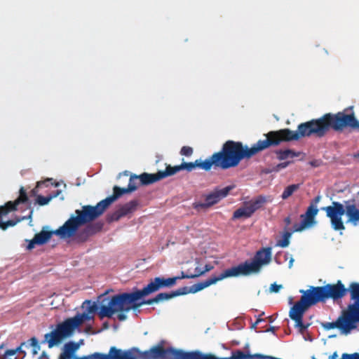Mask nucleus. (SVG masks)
Masks as SVG:
<instances>
[{"label":"nucleus","instance_id":"obj_1","mask_svg":"<svg viewBox=\"0 0 359 359\" xmlns=\"http://www.w3.org/2000/svg\"><path fill=\"white\" fill-rule=\"evenodd\" d=\"M265 140H259L251 147L243 146L241 142L227 140L220 151L210 157L212 168L227 170L238 166L243 159H249L257 154L271 147H277L283 142L298 140L297 130L289 128L271 130L264 134Z\"/></svg>","mask_w":359,"mask_h":359},{"label":"nucleus","instance_id":"obj_2","mask_svg":"<svg viewBox=\"0 0 359 359\" xmlns=\"http://www.w3.org/2000/svg\"><path fill=\"white\" fill-rule=\"evenodd\" d=\"M345 128L359 130V122L353 113H327L318 118L300 123L297 127V134L299 140L312 135L321 138L331 129L336 132H341ZM357 156H359V154Z\"/></svg>","mask_w":359,"mask_h":359},{"label":"nucleus","instance_id":"obj_3","mask_svg":"<svg viewBox=\"0 0 359 359\" xmlns=\"http://www.w3.org/2000/svg\"><path fill=\"white\" fill-rule=\"evenodd\" d=\"M137 292V290L133 292H123L121 294L112 296L110 299L106 297V294H103L99 297L101 302L100 311L98 313L101 319L104 317L111 318L117 311H130V310H136L141 306L144 304L151 305L156 303V297L147 300L139 302L142 297L137 299L130 298L132 294Z\"/></svg>","mask_w":359,"mask_h":359},{"label":"nucleus","instance_id":"obj_4","mask_svg":"<svg viewBox=\"0 0 359 359\" xmlns=\"http://www.w3.org/2000/svg\"><path fill=\"white\" fill-rule=\"evenodd\" d=\"M75 212V216H71L62 226L55 231H47L45 229H48V226L43 227L42 230L39 233H36L34 237L29 241L27 249L32 250L36 245H41L46 243L53 234L58 236L61 238L72 237L79 227L88 223L81 210H76Z\"/></svg>","mask_w":359,"mask_h":359},{"label":"nucleus","instance_id":"obj_5","mask_svg":"<svg viewBox=\"0 0 359 359\" xmlns=\"http://www.w3.org/2000/svg\"><path fill=\"white\" fill-rule=\"evenodd\" d=\"M354 202V201H353ZM326 212V216L330 218L332 228L335 231L345 229L342 220V216L346 214L348 217L347 223L350 222L353 225L359 223V209L354 203L345 202V206L339 202L334 201L332 205L321 208Z\"/></svg>","mask_w":359,"mask_h":359},{"label":"nucleus","instance_id":"obj_6","mask_svg":"<svg viewBox=\"0 0 359 359\" xmlns=\"http://www.w3.org/2000/svg\"><path fill=\"white\" fill-rule=\"evenodd\" d=\"M88 314H77L56 325L55 330L44 335V341L48 343V348L59 345L65 339L69 337L74 330L80 326L85 320L92 319Z\"/></svg>","mask_w":359,"mask_h":359},{"label":"nucleus","instance_id":"obj_7","mask_svg":"<svg viewBox=\"0 0 359 359\" xmlns=\"http://www.w3.org/2000/svg\"><path fill=\"white\" fill-rule=\"evenodd\" d=\"M165 340L149 350L141 351L138 348V359H198V351H184L173 347L164 348Z\"/></svg>","mask_w":359,"mask_h":359},{"label":"nucleus","instance_id":"obj_8","mask_svg":"<svg viewBox=\"0 0 359 359\" xmlns=\"http://www.w3.org/2000/svg\"><path fill=\"white\" fill-rule=\"evenodd\" d=\"M271 255V248H263L255 253L251 262L247 260L230 268V269L233 277L248 276L252 273H258L264 265L270 263Z\"/></svg>","mask_w":359,"mask_h":359},{"label":"nucleus","instance_id":"obj_9","mask_svg":"<svg viewBox=\"0 0 359 359\" xmlns=\"http://www.w3.org/2000/svg\"><path fill=\"white\" fill-rule=\"evenodd\" d=\"M134 187L121 188L118 186L113 187V194L100 201L96 205H84L81 210L88 223L93 221L103 214L104 210L116 200L125 194L133 192Z\"/></svg>","mask_w":359,"mask_h":359},{"label":"nucleus","instance_id":"obj_10","mask_svg":"<svg viewBox=\"0 0 359 359\" xmlns=\"http://www.w3.org/2000/svg\"><path fill=\"white\" fill-rule=\"evenodd\" d=\"M299 292L302 294L300 300L291 307L289 316L295 322V327L299 329V332L304 333L309 326V324L303 323L304 314L309 307L317 303L309 289L306 290H300Z\"/></svg>","mask_w":359,"mask_h":359},{"label":"nucleus","instance_id":"obj_11","mask_svg":"<svg viewBox=\"0 0 359 359\" xmlns=\"http://www.w3.org/2000/svg\"><path fill=\"white\" fill-rule=\"evenodd\" d=\"M72 348V359H138V348H132L126 351L116 348L113 346L110 348L109 354H103L100 353H94L93 354L84 356H77L76 351L79 348L80 344L74 341L66 343Z\"/></svg>","mask_w":359,"mask_h":359},{"label":"nucleus","instance_id":"obj_12","mask_svg":"<svg viewBox=\"0 0 359 359\" xmlns=\"http://www.w3.org/2000/svg\"><path fill=\"white\" fill-rule=\"evenodd\" d=\"M316 303L325 302L328 299L333 301L341 299L348 292V288L339 280L335 284H327L324 286L314 287L309 288Z\"/></svg>","mask_w":359,"mask_h":359},{"label":"nucleus","instance_id":"obj_13","mask_svg":"<svg viewBox=\"0 0 359 359\" xmlns=\"http://www.w3.org/2000/svg\"><path fill=\"white\" fill-rule=\"evenodd\" d=\"M198 168L205 171H209L212 169V165L210 157L202 161L201 159L196 160L194 162H184L179 165L171 166L168 165L165 170H161L162 178L172 176L182 170H187L189 172L192 171L195 168Z\"/></svg>","mask_w":359,"mask_h":359},{"label":"nucleus","instance_id":"obj_14","mask_svg":"<svg viewBox=\"0 0 359 359\" xmlns=\"http://www.w3.org/2000/svg\"><path fill=\"white\" fill-rule=\"evenodd\" d=\"M358 324L351 315L343 309L336 321L323 323L322 326L327 330L337 328L341 333L348 334L353 330L356 329Z\"/></svg>","mask_w":359,"mask_h":359},{"label":"nucleus","instance_id":"obj_15","mask_svg":"<svg viewBox=\"0 0 359 359\" xmlns=\"http://www.w3.org/2000/svg\"><path fill=\"white\" fill-rule=\"evenodd\" d=\"M177 278L174 277L164 278L161 277H156L147 286L142 290H137V292L132 294V299H137L139 297L147 296L151 293L158 291L161 287H170L176 284Z\"/></svg>","mask_w":359,"mask_h":359},{"label":"nucleus","instance_id":"obj_16","mask_svg":"<svg viewBox=\"0 0 359 359\" xmlns=\"http://www.w3.org/2000/svg\"><path fill=\"white\" fill-rule=\"evenodd\" d=\"M233 188V185L227 186L223 189L215 188L212 191L203 196L205 202H196L193 204V207L196 210L208 208L226 197Z\"/></svg>","mask_w":359,"mask_h":359},{"label":"nucleus","instance_id":"obj_17","mask_svg":"<svg viewBox=\"0 0 359 359\" xmlns=\"http://www.w3.org/2000/svg\"><path fill=\"white\" fill-rule=\"evenodd\" d=\"M163 180L161 170L154 174L143 172L141 175L132 174L129 179L128 188L134 187L133 192L136 191L138 186L149 185Z\"/></svg>","mask_w":359,"mask_h":359},{"label":"nucleus","instance_id":"obj_18","mask_svg":"<svg viewBox=\"0 0 359 359\" xmlns=\"http://www.w3.org/2000/svg\"><path fill=\"white\" fill-rule=\"evenodd\" d=\"M348 292L353 303L349 304L344 310L359 323V283H351Z\"/></svg>","mask_w":359,"mask_h":359},{"label":"nucleus","instance_id":"obj_19","mask_svg":"<svg viewBox=\"0 0 359 359\" xmlns=\"http://www.w3.org/2000/svg\"><path fill=\"white\" fill-rule=\"evenodd\" d=\"M233 277L231 271L229 269H227L224 270L222 273H221L219 275H212L208 279L199 282L198 283L194 284L190 287H182V288H186L187 290V294L189 293H196L198 291H201L205 287H209L211 285L215 284L217 282L222 280L226 278Z\"/></svg>","mask_w":359,"mask_h":359},{"label":"nucleus","instance_id":"obj_20","mask_svg":"<svg viewBox=\"0 0 359 359\" xmlns=\"http://www.w3.org/2000/svg\"><path fill=\"white\" fill-rule=\"evenodd\" d=\"M102 226L103 224L101 222L90 224L82 229H77L72 238H74V240L76 243H84L87 241L90 236L100 231ZM78 229H79V227Z\"/></svg>","mask_w":359,"mask_h":359},{"label":"nucleus","instance_id":"obj_21","mask_svg":"<svg viewBox=\"0 0 359 359\" xmlns=\"http://www.w3.org/2000/svg\"><path fill=\"white\" fill-rule=\"evenodd\" d=\"M318 211L319 210L317 207H313L309 205L306 210V212L300 215L302 219L301 223L295 224L294 225L293 231H302L305 229L309 228L314 224L316 223L315 218L318 215Z\"/></svg>","mask_w":359,"mask_h":359},{"label":"nucleus","instance_id":"obj_22","mask_svg":"<svg viewBox=\"0 0 359 359\" xmlns=\"http://www.w3.org/2000/svg\"><path fill=\"white\" fill-rule=\"evenodd\" d=\"M267 355H263L259 353L250 355L245 353L241 350H237L232 352L231 356L229 358H218L212 353H203L198 351V359H264V357Z\"/></svg>","mask_w":359,"mask_h":359},{"label":"nucleus","instance_id":"obj_23","mask_svg":"<svg viewBox=\"0 0 359 359\" xmlns=\"http://www.w3.org/2000/svg\"><path fill=\"white\" fill-rule=\"evenodd\" d=\"M28 201V197L26 191L23 187L20 189L19 197L13 202L8 201L5 205L0 206V218L6 215L11 211L16 210L17 205L21 203H26Z\"/></svg>","mask_w":359,"mask_h":359},{"label":"nucleus","instance_id":"obj_24","mask_svg":"<svg viewBox=\"0 0 359 359\" xmlns=\"http://www.w3.org/2000/svg\"><path fill=\"white\" fill-rule=\"evenodd\" d=\"M187 294V290L186 288H179L175 291L171 292H161L158 294L155 297L157 303L163 301L168 300L175 297L184 295Z\"/></svg>","mask_w":359,"mask_h":359},{"label":"nucleus","instance_id":"obj_25","mask_svg":"<svg viewBox=\"0 0 359 359\" xmlns=\"http://www.w3.org/2000/svg\"><path fill=\"white\" fill-rule=\"evenodd\" d=\"M267 202V198L266 196L259 195L255 198L246 202L252 212L254 213L257 210L260 209Z\"/></svg>","mask_w":359,"mask_h":359},{"label":"nucleus","instance_id":"obj_26","mask_svg":"<svg viewBox=\"0 0 359 359\" xmlns=\"http://www.w3.org/2000/svg\"><path fill=\"white\" fill-rule=\"evenodd\" d=\"M252 214L253 213L245 202L243 207L234 211L233 214V219L249 218L252 215Z\"/></svg>","mask_w":359,"mask_h":359},{"label":"nucleus","instance_id":"obj_27","mask_svg":"<svg viewBox=\"0 0 359 359\" xmlns=\"http://www.w3.org/2000/svg\"><path fill=\"white\" fill-rule=\"evenodd\" d=\"M277 158L280 161L286 160L287 158H293L298 157L300 155V152H296L294 150L287 149L285 150L279 149L276 151Z\"/></svg>","mask_w":359,"mask_h":359},{"label":"nucleus","instance_id":"obj_28","mask_svg":"<svg viewBox=\"0 0 359 359\" xmlns=\"http://www.w3.org/2000/svg\"><path fill=\"white\" fill-rule=\"evenodd\" d=\"M138 204L139 203L137 200H132L123 205L119 209L121 211L122 215H123V216H126L127 215L133 212L136 210Z\"/></svg>","mask_w":359,"mask_h":359},{"label":"nucleus","instance_id":"obj_29","mask_svg":"<svg viewBox=\"0 0 359 359\" xmlns=\"http://www.w3.org/2000/svg\"><path fill=\"white\" fill-rule=\"evenodd\" d=\"M60 193L61 191L57 190L53 194H50L47 196H38L36 201L40 205H45L48 204L51 201V199L57 197Z\"/></svg>","mask_w":359,"mask_h":359},{"label":"nucleus","instance_id":"obj_30","mask_svg":"<svg viewBox=\"0 0 359 359\" xmlns=\"http://www.w3.org/2000/svg\"><path fill=\"white\" fill-rule=\"evenodd\" d=\"M299 188V184H294L287 186L283 191V192L281 195V198L283 200L288 198L290 196H291L293 194V193L294 191L298 190Z\"/></svg>","mask_w":359,"mask_h":359},{"label":"nucleus","instance_id":"obj_31","mask_svg":"<svg viewBox=\"0 0 359 359\" xmlns=\"http://www.w3.org/2000/svg\"><path fill=\"white\" fill-rule=\"evenodd\" d=\"M72 348L71 346H68V344H65L58 356V359H72Z\"/></svg>","mask_w":359,"mask_h":359},{"label":"nucleus","instance_id":"obj_32","mask_svg":"<svg viewBox=\"0 0 359 359\" xmlns=\"http://www.w3.org/2000/svg\"><path fill=\"white\" fill-rule=\"evenodd\" d=\"M292 236V232L286 231L283 233V238L281 240H279L276 245L281 248H286L290 244V239Z\"/></svg>","mask_w":359,"mask_h":359},{"label":"nucleus","instance_id":"obj_33","mask_svg":"<svg viewBox=\"0 0 359 359\" xmlns=\"http://www.w3.org/2000/svg\"><path fill=\"white\" fill-rule=\"evenodd\" d=\"M29 346L33 347L32 353L33 355H36L38 351L40 350V346L39 344L38 340L36 337H32L28 341Z\"/></svg>","mask_w":359,"mask_h":359},{"label":"nucleus","instance_id":"obj_34","mask_svg":"<svg viewBox=\"0 0 359 359\" xmlns=\"http://www.w3.org/2000/svg\"><path fill=\"white\" fill-rule=\"evenodd\" d=\"M194 150L192 147L189 146H184L180 150V154L185 156H190L192 155Z\"/></svg>","mask_w":359,"mask_h":359},{"label":"nucleus","instance_id":"obj_35","mask_svg":"<svg viewBox=\"0 0 359 359\" xmlns=\"http://www.w3.org/2000/svg\"><path fill=\"white\" fill-rule=\"evenodd\" d=\"M213 269V266L210 264H206L204 267V269L203 270H201L200 269L198 268H196L195 271H196V275H198V277L204 274L206 272H208L210 271H211L212 269Z\"/></svg>","mask_w":359,"mask_h":359},{"label":"nucleus","instance_id":"obj_36","mask_svg":"<svg viewBox=\"0 0 359 359\" xmlns=\"http://www.w3.org/2000/svg\"><path fill=\"white\" fill-rule=\"evenodd\" d=\"M196 277H198V275H196V273L187 274L184 271H182L180 276H175V277H174V278H177V280L184 279V278H194Z\"/></svg>","mask_w":359,"mask_h":359},{"label":"nucleus","instance_id":"obj_37","mask_svg":"<svg viewBox=\"0 0 359 359\" xmlns=\"http://www.w3.org/2000/svg\"><path fill=\"white\" fill-rule=\"evenodd\" d=\"M123 217H124L123 215H122L121 211L120 210V209H118L111 214V221H118Z\"/></svg>","mask_w":359,"mask_h":359},{"label":"nucleus","instance_id":"obj_38","mask_svg":"<svg viewBox=\"0 0 359 359\" xmlns=\"http://www.w3.org/2000/svg\"><path fill=\"white\" fill-rule=\"evenodd\" d=\"M283 287L282 285H277L276 283H273L270 286V291L271 292H278L280 289Z\"/></svg>","mask_w":359,"mask_h":359},{"label":"nucleus","instance_id":"obj_39","mask_svg":"<svg viewBox=\"0 0 359 359\" xmlns=\"http://www.w3.org/2000/svg\"><path fill=\"white\" fill-rule=\"evenodd\" d=\"M322 196L320 195L316 196L310 203V205L317 207L318 203L320 201Z\"/></svg>","mask_w":359,"mask_h":359},{"label":"nucleus","instance_id":"obj_40","mask_svg":"<svg viewBox=\"0 0 359 359\" xmlns=\"http://www.w3.org/2000/svg\"><path fill=\"white\" fill-rule=\"evenodd\" d=\"M125 311H117V313H118L117 318L120 321H123L127 318L126 315L123 313ZM115 313H116V312Z\"/></svg>","mask_w":359,"mask_h":359},{"label":"nucleus","instance_id":"obj_41","mask_svg":"<svg viewBox=\"0 0 359 359\" xmlns=\"http://www.w3.org/2000/svg\"><path fill=\"white\" fill-rule=\"evenodd\" d=\"M16 354V351H14V349H8L5 352V356H13Z\"/></svg>","mask_w":359,"mask_h":359},{"label":"nucleus","instance_id":"obj_42","mask_svg":"<svg viewBox=\"0 0 359 359\" xmlns=\"http://www.w3.org/2000/svg\"><path fill=\"white\" fill-rule=\"evenodd\" d=\"M24 345H26V343H25V342H22V343L20 344V346H18V347H17L15 349H14V351H16V353H17L18 352H19V353H25V351H23L22 350V346H24Z\"/></svg>","mask_w":359,"mask_h":359},{"label":"nucleus","instance_id":"obj_43","mask_svg":"<svg viewBox=\"0 0 359 359\" xmlns=\"http://www.w3.org/2000/svg\"><path fill=\"white\" fill-rule=\"evenodd\" d=\"M290 163V161H287V162H283V163H280L278 165V168H286L287 166H288V165Z\"/></svg>","mask_w":359,"mask_h":359},{"label":"nucleus","instance_id":"obj_44","mask_svg":"<svg viewBox=\"0 0 359 359\" xmlns=\"http://www.w3.org/2000/svg\"><path fill=\"white\" fill-rule=\"evenodd\" d=\"M5 223L6 224V226L8 227L15 226L17 222L13 220H8L7 222H5Z\"/></svg>","mask_w":359,"mask_h":359},{"label":"nucleus","instance_id":"obj_45","mask_svg":"<svg viewBox=\"0 0 359 359\" xmlns=\"http://www.w3.org/2000/svg\"><path fill=\"white\" fill-rule=\"evenodd\" d=\"M263 321V319L262 318H257V320L255 321L254 324L252 325V328L255 329L257 324H259L260 322Z\"/></svg>","mask_w":359,"mask_h":359},{"label":"nucleus","instance_id":"obj_46","mask_svg":"<svg viewBox=\"0 0 359 359\" xmlns=\"http://www.w3.org/2000/svg\"><path fill=\"white\" fill-rule=\"evenodd\" d=\"M96 308H97V307H96V305L94 304L93 306H90V307L88 308V311H89L90 313H93V312H95V311Z\"/></svg>","mask_w":359,"mask_h":359},{"label":"nucleus","instance_id":"obj_47","mask_svg":"<svg viewBox=\"0 0 359 359\" xmlns=\"http://www.w3.org/2000/svg\"><path fill=\"white\" fill-rule=\"evenodd\" d=\"M337 358H338V354H337V352L335 351L329 357L328 359H337Z\"/></svg>","mask_w":359,"mask_h":359},{"label":"nucleus","instance_id":"obj_48","mask_svg":"<svg viewBox=\"0 0 359 359\" xmlns=\"http://www.w3.org/2000/svg\"><path fill=\"white\" fill-rule=\"evenodd\" d=\"M6 225V224L5 222H0V228L2 229L3 230H6L8 228V226Z\"/></svg>","mask_w":359,"mask_h":359},{"label":"nucleus","instance_id":"obj_49","mask_svg":"<svg viewBox=\"0 0 359 359\" xmlns=\"http://www.w3.org/2000/svg\"><path fill=\"white\" fill-rule=\"evenodd\" d=\"M284 222H285V224H286L287 225L290 224V223H291V219H290V217H287L286 218H285Z\"/></svg>","mask_w":359,"mask_h":359},{"label":"nucleus","instance_id":"obj_50","mask_svg":"<svg viewBox=\"0 0 359 359\" xmlns=\"http://www.w3.org/2000/svg\"><path fill=\"white\" fill-rule=\"evenodd\" d=\"M280 255H281V252H279L275 257V260H276V263H278L279 264L281 263L280 261H278V256Z\"/></svg>","mask_w":359,"mask_h":359},{"label":"nucleus","instance_id":"obj_51","mask_svg":"<svg viewBox=\"0 0 359 359\" xmlns=\"http://www.w3.org/2000/svg\"><path fill=\"white\" fill-rule=\"evenodd\" d=\"M294 261V259L292 257H291L289 262V268H291L292 266Z\"/></svg>","mask_w":359,"mask_h":359},{"label":"nucleus","instance_id":"obj_52","mask_svg":"<svg viewBox=\"0 0 359 359\" xmlns=\"http://www.w3.org/2000/svg\"><path fill=\"white\" fill-rule=\"evenodd\" d=\"M267 332H275V327H271L270 328H269L267 330Z\"/></svg>","mask_w":359,"mask_h":359},{"label":"nucleus","instance_id":"obj_53","mask_svg":"<svg viewBox=\"0 0 359 359\" xmlns=\"http://www.w3.org/2000/svg\"><path fill=\"white\" fill-rule=\"evenodd\" d=\"M285 259L286 260L287 259V254H285Z\"/></svg>","mask_w":359,"mask_h":359},{"label":"nucleus","instance_id":"obj_54","mask_svg":"<svg viewBox=\"0 0 359 359\" xmlns=\"http://www.w3.org/2000/svg\"><path fill=\"white\" fill-rule=\"evenodd\" d=\"M311 359H316L315 356H312Z\"/></svg>","mask_w":359,"mask_h":359},{"label":"nucleus","instance_id":"obj_55","mask_svg":"<svg viewBox=\"0 0 359 359\" xmlns=\"http://www.w3.org/2000/svg\"><path fill=\"white\" fill-rule=\"evenodd\" d=\"M124 174H125V175H128L127 172H125Z\"/></svg>","mask_w":359,"mask_h":359}]
</instances>
